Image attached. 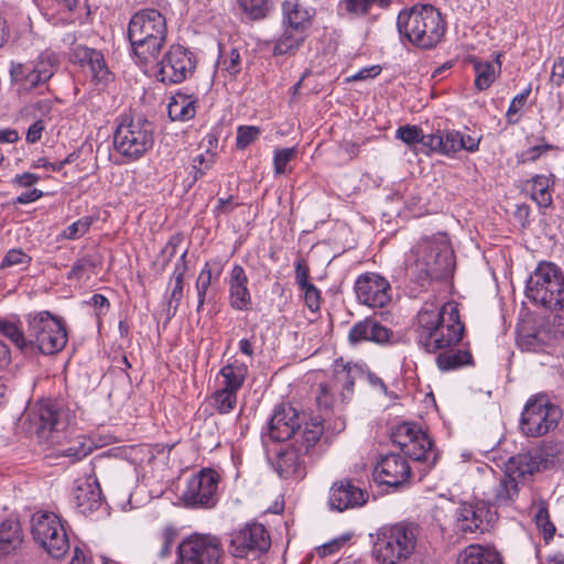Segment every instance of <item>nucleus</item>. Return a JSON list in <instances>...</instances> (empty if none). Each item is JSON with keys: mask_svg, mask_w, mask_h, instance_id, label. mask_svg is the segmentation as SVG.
I'll use <instances>...</instances> for the list:
<instances>
[{"mask_svg": "<svg viewBox=\"0 0 564 564\" xmlns=\"http://www.w3.org/2000/svg\"><path fill=\"white\" fill-rule=\"evenodd\" d=\"M242 69V57L237 48L220 50L217 70L224 76L235 79Z\"/></svg>", "mask_w": 564, "mask_h": 564, "instance_id": "obj_43", "label": "nucleus"}, {"mask_svg": "<svg viewBox=\"0 0 564 564\" xmlns=\"http://www.w3.org/2000/svg\"><path fill=\"white\" fill-rule=\"evenodd\" d=\"M10 86L19 97L44 94L48 82L55 73L54 64L48 58L37 57L28 61H11L9 64Z\"/></svg>", "mask_w": 564, "mask_h": 564, "instance_id": "obj_6", "label": "nucleus"}, {"mask_svg": "<svg viewBox=\"0 0 564 564\" xmlns=\"http://www.w3.org/2000/svg\"><path fill=\"white\" fill-rule=\"evenodd\" d=\"M0 334L22 351H29V328L24 333L17 322L0 318Z\"/></svg>", "mask_w": 564, "mask_h": 564, "instance_id": "obj_44", "label": "nucleus"}, {"mask_svg": "<svg viewBox=\"0 0 564 564\" xmlns=\"http://www.w3.org/2000/svg\"><path fill=\"white\" fill-rule=\"evenodd\" d=\"M455 269L454 251L446 234L425 241V275L440 283L438 300L445 301L452 290Z\"/></svg>", "mask_w": 564, "mask_h": 564, "instance_id": "obj_9", "label": "nucleus"}, {"mask_svg": "<svg viewBox=\"0 0 564 564\" xmlns=\"http://www.w3.org/2000/svg\"><path fill=\"white\" fill-rule=\"evenodd\" d=\"M306 429H317L323 435V424L317 416L301 412L290 403H281L274 408L268 422L267 435L273 442H292Z\"/></svg>", "mask_w": 564, "mask_h": 564, "instance_id": "obj_10", "label": "nucleus"}, {"mask_svg": "<svg viewBox=\"0 0 564 564\" xmlns=\"http://www.w3.org/2000/svg\"><path fill=\"white\" fill-rule=\"evenodd\" d=\"M539 458L545 466L563 463L564 442L558 440L544 442L539 449Z\"/></svg>", "mask_w": 564, "mask_h": 564, "instance_id": "obj_45", "label": "nucleus"}, {"mask_svg": "<svg viewBox=\"0 0 564 564\" xmlns=\"http://www.w3.org/2000/svg\"><path fill=\"white\" fill-rule=\"evenodd\" d=\"M437 313L434 321H425V350H444L457 345L464 333V325L459 319L457 304L451 301L437 300L432 304Z\"/></svg>", "mask_w": 564, "mask_h": 564, "instance_id": "obj_4", "label": "nucleus"}, {"mask_svg": "<svg viewBox=\"0 0 564 564\" xmlns=\"http://www.w3.org/2000/svg\"><path fill=\"white\" fill-rule=\"evenodd\" d=\"M154 145V126L148 119L120 116L113 133L115 150L128 162H134Z\"/></svg>", "mask_w": 564, "mask_h": 564, "instance_id": "obj_3", "label": "nucleus"}, {"mask_svg": "<svg viewBox=\"0 0 564 564\" xmlns=\"http://www.w3.org/2000/svg\"><path fill=\"white\" fill-rule=\"evenodd\" d=\"M261 133V129L256 126H240L237 129L236 145L238 149H245L254 142Z\"/></svg>", "mask_w": 564, "mask_h": 564, "instance_id": "obj_60", "label": "nucleus"}, {"mask_svg": "<svg viewBox=\"0 0 564 564\" xmlns=\"http://www.w3.org/2000/svg\"><path fill=\"white\" fill-rule=\"evenodd\" d=\"M127 36L133 59L145 67L158 59L166 43V19L156 9H141L130 18Z\"/></svg>", "mask_w": 564, "mask_h": 564, "instance_id": "obj_1", "label": "nucleus"}, {"mask_svg": "<svg viewBox=\"0 0 564 564\" xmlns=\"http://www.w3.org/2000/svg\"><path fill=\"white\" fill-rule=\"evenodd\" d=\"M398 30L411 44L422 47L423 44V3L403 10L398 15Z\"/></svg>", "mask_w": 564, "mask_h": 564, "instance_id": "obj_30", "label": "nucleus"}, {"mask_svg": "<svg viewBox=\"0 0 564 564\" xmlns=\"http://www.w3.org/2000/svg\"><path fill=\"white\" fill-rule=\"evenodd\" d=\"M32 262V257L25 253L22 249H10L4 254L0 269H8L12 267H19L20 269H28Z\"/></svg>", "mask_w": 564, "mask_h": 564, "instance_id": "obj_51", "label": "nucleus"}, {"mask_svg": "<svg viewBox=\"0 0 564 564\" xmlns=\"http://www.w3.org/2000/svg\"><path fill=\"white\" fill-rule=\"evenodd\" d=\"M530 196L540 207H549L552 204L553 182L550 176L535 175L529 182Z\"/></svg>", "mask_w": 564, "mask_h": 564, "instance_id": "obj_42", "label": "nucleus"}, {"mask_svg": "<svg viewBox=\"0 0 564 564\" xmlns=\"http://www.w3.org/2000/svg\"><path fill=\"white\" fill-rule=\"evenodd\" d=\"M281 9V25L310 34L315 15L314 9L304 7L299 0H285Z\"/></svg>", "mask_w": 564, "mask_h": 564, "instance_id": "obj_31", "label": "nucleus"}, {"mask_svg": "<svg viewBox=\"0 0 564 564\" xmlns=\"http://www.w3.org/2000/svg\"><path fill=\"white\" fill-rule=\"evenodd\" d=\"M348 340L351 345L370 341V317L356 323L349 330Z\"/></svg>", "mask_w": 564, "mask_h": 564, "instance_id": "obj_59", "label": "nucleus"}, {"mask_svg": "<svg viewBox=\"0 0 564 564\" xmlns=\"http://www.w3.org/2000/svg\"><path fill=\"white\" fill-rule=\"evenodd\" d=\"M370 0H339L338 13L341 17L359 19L367 17L371 11Z\"/></svg>", "mask_w": 564, "mask_h": 564, "instance_id": "obj_46", "label": "nucleus"}, {"mask_svg": "<svg viewBox=\"0 0 564 564\" xmlns=\"http://www.w3.org/2000/svg\"><path fill=\"white\" fill-rule=\"evenodd\" d=\"M221 540L212 534L193 533L177 547V564H221Z\"/></svg>", "mask_w": 564, "mask_h": 564, "instance_id": "obj_14", "label": "nucleus"}, {"mask_svg": "<svg viewBox=\"0 0 564 564\" xmlns=\"http://www.w3.org/2000/svg\"><path fill=\"white\" fill-rule=\"evenodd\" d=\"M446 31L445 21L441 12L433 6L425 4V48L436 45Z\"/></svg>", "mask_w": 564, "mask_h": 564, "instance_id": "obj_37", "label": "nucleus"}, {"mask_svg": "<svg viewBox=\"0 0 564 564\" xmlns=\"http://www.w3.org/2000/svg\"><path fill=\"white\" fill-rule=\"evenodd\" d=\"M221 274L220 264L213 260L206 261L204 267L202 268L198 278L195 283L196 292H197V307L196 311L200 312L205 305L207 300L208 290L212 285L213 280H218Z\"/></svg>", "mask_w": 564, "mask_h": 564, "instance_id": "obj_34", "label": "nucleus"}, {"mask_svg": "<svg viewBox=\"0 0 564 564\" xmlns=\"http://www.w3.org/2000/svg\"><path fill=\"white\" fill-rule=\"evenodd\" d=\"M518 344L522 350L540 352L544 351L545 343L540 333L520 336Z\"/></svg>", "mask_w": 564, "mask_h": 564, "instance_id": "obj_61", "label": "nucleus"}, {"mask_svg": "<svg viewBox=\"0 0 564 564\" xmlns=\"http://www.w3.org/2000/svg\"><path fill=\"white\" fill-rule=\"evenodd\" d=\"M308 34L282 25V33L276 37L273 47V55H293L304 44Z\"/></svg>", "mask_w": 564, "mask_h": 564, "instance_id": "obj_36", "label": "nucleus"}, {"mask_svg": "<svg viewBox=\"0 0 564 564\" xmlns=\"http://www.w3.org/2000/svg\"><path fill=\"white\" fill-rule=\"evenodd\" d=\"M437 368L441 371H453L473 364V356L468 350L453 349L452 347L442 350L435 358Z\"/></svg>", "mask_w": 564, "mask_h": 564, "instance_id": "obj_40", "label": "nucleus"}, {"mask_svg": "<svg viewBox=\"0 0 564 564\" xmlns=\"http://www.w3.org/2000/svg\"><path fill=\"white\" fill-rule=\"evenodd\" d=\"M392 330L378 321L370 318V341L386 344L390 340Z\"/></svg>", "mask_w": 564, "mask_h": 564, "instance_id": "obj_64", "label": "nucleus"}, {"mask_svg": "<svg viewBox=\"0 0 564 564\" xmlns=\"http://www.w3.org/2000/svg\"><path fill=\"white\" fill-rule=\"evenodd\" d=\"M419 527L400 522L380 528L376 533L372 554L380 564H399L414 552Z\"/></svg>", "mask_w": 564, "mask_h": 564, "instance_id": "obj_2", "label": "nucleus"}, {"mask_svg": "<svg viewBox=\"0 0 564 564\" xmlns=\"http://www.w3.org/2000/svg\"><path fill=\"white\" fill-rule=\"evenodd\" d=\"M93 224V218L85 216L74 221L69 226L63 229L61 237L67 240H76L88 232Z\"/></svg>", "mask_w": 564, "mask_h": 564, "instance_id": "obj_53", "label": "nucleus"}, {"mask_svg": "<svg viewBox=\"0 0 564 564\" xmlns=\"http://www.w3.org/2000/svg\"><path fill=\"white\" fill-rule=\"evenodd\" d=\"M34 540L53 558H62L69 550V540L61 518L54 512H37L32 517Z\"/></svg>", "mask_w": 564, "mask_h": 564, "instance_id": "obj_12", "label": "nucleus"}, {"mask_svg": "<svg viewBox=\"0 0 564 564\" xmlns=\"http://www.w3.org/2000/svg\"><path fill=\"white\" fill-rule=\"evenodd\" d=\"M271 538L263 524L247 523L230 533L229 551L236 558L256 560L267 553Z\"/></svg>", "mask_w": 564, "mask_h": 564, "instance_id": "obj_15", "label": "nucleus"}, {"mask_svg": "<svg viewBox=\"0 0 564 564\" xmlns=\"http://www.w3.org/2000/svg\"><path fill=\"white\" fill-rule=\"evenodd\" d=\"M362 377L356 365H336L329 382L321 383L316 403L319 409H333L338 402L345 403L354 392L355 381Z\"/></svg>", "mask_w": 564, "mask_h": 564, "instance_id": "obj_13", "label": "nucleus"}, {"mask_svg": "<svg viewBox=\"0 0 564 564\" xmlns=\"http://www.w3.org/2000/svg\"><path fill=\"white\" fill-rule=\"evenodd\" d=\"M158 80L163 84H181L191 78L197 67V57L189 48L172 44L159 63Z\"/></svg>", "mask_w": 564, "mask_h": 564, "instance_id": "obj_16", "label": "nucleus"}, {"mask_svg": "<svg viewBox=\"0 0 564 564\" xmlns=\"http://www.w3.org/2000/svg\"><path fill=\"white\" fill-rule=\"evenodd\" d=\"M22 543L20 522L7 519L0 524V556L15 551Z\"/></svg>", "mask_w": 564, "mask_h": 564, "instance_id": "obj_38", "label": "nucleus"}, {"mask_svg": "<svg viewBox=\"0 0 564 564\" xmlns=\"http://www.w3.org/2000/svg\"><path fill=\"white\" fill-rule=\"evenodd\" d=\"M456 564H503L502 557L495 549L480 544L466 546L457 557Z\"/></svg>", "mask_w": 564, "mask_h": 564, "instance_id": "obj_33", "label": "nucleus"}, {"mask_svg": "<svg viewBox=\"0 0 564 564\" xmlns=\"http://www.w3.org/2000/svg\"><path fill=\"white\" fill-rule=\"evenodd\" d=\"M96 267L97 263L93 256L87 254L82 258H78L74 262L70 271L67 273V280L89 279V276L94 273Z\"/></svg>", "mask_w": 564, "mask_h": 564, "instance_id": "obj_49", "label": "nucleus"}, {"mask_svg": "<svg viewBox=\"0 0 564 564\" xmlns=\"http://www.w3.org/2000/svg\"><path fill=\"white\" fill-rule=\"evenodd\" d=\"M318 420L323 424V435L321 438V443L329 444L332 440L341 433L346 427V422L343 417L336 416L332 420H322L318 417Z\"/></svg>", "mask_w": 564, "mask_h": 564, "instance_id": "obj_54", "label": "nucleus"}, {"mask_svg": "<svg viewBox=\"0 0 564 564\" xmlns=\"http://www.w3.org/2000/svg\"><path fill=\"white\" fill-rule=\"evenodd\" d=\"M187 250H185L174 265V270L171 276V280L174 281V285L171 290L170 299H169V312L172 311V314L175 315L178 306L182 302L184 295V285H185V274L188 270L187 267Z\"/></svg>", "mask_w": 564, "mask_h": 564, "instance_id": "obj_35", "label": "nucleus"}, {"mask_svg": "<svg viewBox=\"0 0 564 564\" xmlns=\"http://www.w3.org/2000/svg\"><path fill=\"white\" fill-rule=\"evenodd\" d=\"M219 375L223 377L220 388L238 393L247 378L248 366L242 361L234 360L225 365Z\"/></svg>", "mask_w": 564, "mask_h": 564, "instance_id": "obj_39", "label": "nucleus"}, {"mask_svg": "<svg viewBox=\"0 0 564 564\" xmlns=\"http://www.w3.org/2000/svg\"><path fill=\"white\" fill-rule=\"evenodd\" d=\"M350 539V534H344L338 538L330 540L329 542L324 543L321 546L315 549L316 554L319 557H326L338 552Z\"/></svg>", "mask_w": 564, "mask_h": 564, "instance_id": "obj_62", "label": "nucleus"}, {"mask_svg": "<svg viewBox=\"0 0 564 564\" xmlns=\"http://www.w3.org/2000/svg\"><path fill=\"white\" fill-rule=\"evenodd\" d=\"M354 291L358 303L370 308H382L392 300L390 282L376 272L360 274L355 281Z\"/></svg>", "mask_w": 564, "mask_h": 564, "instance_id": "obj_19", "label": "nucleus"}, {"mask_svg": "<svg viewBox=\"0 0 564 564\" xmlns=\"http://www.w3.org/2000/svg\"><path fill=\"white\" fill-rule=\"evenodd\" d=\"M249 278L240 264H234L228 279V302L232 310L247 312L251 310L252 296Z\"/></svg>", "mask_w": 564, "mask_h": 564, "instance_id": "obj_26", "label": "nucleus"}, {"mask_svg": "<svg viewBox=\"0 0 564 564\" xmlns=\"http://www.w3.org/2000/svg\"><path fill=\"white\" fill-rule=\"evenodd\" d=\"M525 294L529 300L549 310L564 307V275L552 262L538 264L527 282Z\"/></svg>", "mask_w": 564, "mask_h": 564, "instance_id": "obj_5", "label": "nucleus"}, {"mask_svg": "<svg viewBox=\"0 0 564 564\" xmlns=\"http://www.w3.org/2000/svg\"><path fill=\"white\" fill-rule=\"evenodd\" d=\"M69 59L88 72L95 84H107L111 79V73L106 64L104 54L85 45L72 48Z\"/></svg>", "mask_w": 564, "mask_h": 564, "instance_id": "obj_25", "label": "nucleus"}, {"mask_svg": "<svg viewBox=\"0 0 564 564\" xmlns=\"http://www.w3.org/2000/svg\"><path fill=\"white\" fill-rule=\"evenodd\" d=\"M369 499V494L350 478L335 481L328 496V505L332 510L343 512L348 509L359 508Z\"/></svg>", "mask_w": 564, "mask_h": 564, "instance_id": "obj_23", "label": "nucleus"}, {"mask_svg": "<svg viewBox=\"0 0 564 564\" xmlns=\"http://www.w3.org/2000/svg\"><path fill=\"white\" fill-rule=\"evenodd\" d=\"M73 502L83 514H89L101 506V489L97 479H79L73 490Z\"/></svg>", "mask_w": 564, "mask_h": 564, "instance_id": "obj_29", "label": "nucleus"}, {"mask_svg": "<svg viewBox=\"0 0 564 564\" xmlns=\"http://www.w3.org/2000/svg\"><path fill=\"white\" fill-rule=\"evenodd\" d=\"M93 451L91 443L86 438L79 436L72 440L68 445L63 446L58 453L59 456L68 457L72 462H77L85 458Z\"/></svg>", "mask_w": 564, "mask_h": 564, "instance_id": "obj_47", "label": "nucleus"}, {"mask_svg": "<svg viewBox=\"0 0 564 564\" xmlns=\"http://www.w3.org/2000/svg\"><path fill=\"white\" fill-rule=\"evenodd\" d=\"M237 404V393L223 388L212 394V405L219 414L230 413Z\"/></svg>", "mask_w": 564, "mask_h": 564, "instance_id": "obj_48", "label": "nucleus"}, {"mask_svg": "<svg viewBox=\"0 0 564 564\" xmlns=\"http://www.w3.org/2000/svg\"><path fill=\"white\" fill-rule=\"evenodd\" d=\"M554 145L545 142L544 138H542L541 143L536 145L529 147L528 149L521 151L517 154V161L521 164H528L536 162L540 158L546 154L549 151L553 150Z\"/></svg>", "mask_w": 564, "mask_h": 564, "instance_id": "obj_52", "label": "nucleus"}, {"mask_svg": "<svg viewBox=\"0 0 564 564\" xmlns=\"http://www.w3.org/2000/svg\"><path fill=\"white\" fill-rule=\"evenodd\" d=\"M480 141L481 135L446 130L429 135L425 148H429L432 152L452 156L463 150L470 153L478 151Z\"/></svg>", "mask_w": 564, "mask_h": 564, "instance_id": "obj_20", "label": "nucleus"}, {"mask_svg": "<svg viewBox=\"0 0 564 564\" xmlns=\"http://www.w3.org/2000/svg\"><path fill=\"white\" fill-rule=\"evenodd\" d=\"M66 413L52 400L37 402L28 414L34 433L52 444L58 442L55 434L66 429Z\"/></svg>", "mask_w": 564, "mask_h": 564, "instance_id": "obj_18", "label": "nucleus"}, {"mask_svg": "<svg viewBox=\"0 0 564 564\" xmlns=\"http://www.w3.org/2000/svg\"><path fill=\"white\" fill-rule=\"evenodd\" d=\"M529 467L517 465L514 458L510 459L503 476L492 491V501L497 507H510L516 503L521 491V479L529 474Z\"/></svg>", "mask_w": 564, "mask_h": 564, "instance_id": "obj_22", "label": "nucleus"}, {"mask_svg": "<svg viewBox=\"0 0 564 564\" xmlns=\"http://www.w3.org/2000/svg\"><path fill=\"white\" fill-rule=\"evenodd\" d=\"M29 324V351L43 355L61 351L67 344V330L62 318L47 311L26 317Z\"/></svg>", "mask_w": 564, "mask_h": 564, "instance_id": "obj_8", "label": "nucleus"}, {"mask_svg": "<svg viewBox=\"0 0 564 564\" xmlns=\"http://www.w3.org/2000/svg\"><path fill=\"white\" fill-rule=\"evenodd\" d=\"M395 137L408 145H415L423 141V131L417 126L405 124L398 128Z\"/></svg>", "mask_w": 564, "mask_h": 564, "instance_id": "obj_58", "label": "nucleus"}, {"mask_svg": "<svg viewBox=\"0 0 564 564\" xmlns=\"http://www.w3.org/2000/svg\"><path fill=\"white\" fill-rule=\"evenodd\" d=\"M456 517L459 529L464 533L488 531L496 520V513L491 511L486 501L460 503Z\"/></svg>", "mask_w": 564, "mask_h": 564, "instance_id": "obj_21", "label": "nucleus"}, {"mask_svg": "<svg viewBox=\"0 0 564 564\" xmlns=\"http://www.w3.org/2000/svg\"><path fill=\"white\" fill-rule=\"evenodd\" d=\"M321 431L304 430L278 455L275 470L281 478L300 480L306 475V458L317 453Z\"/></svg>", "mask_w": 564, "mask_h": 564, "instance_id": "obj_7", "label": "nucleus"}, {"mask_svg": "<svg viewBox=\"0 0 564 564\" xmlns=\"http://www.w3.org/2000/svg\"><path fill=\"white\" fill-rule=\"evenodd\" d=\"M373 477L380 485L398 488L408 482L411 477V468L403 456L387 454L377 463Z\"/></svg>", "mask_w": 564, "mask_h": 564, "instance_id": "obj_24", "label": "nucleus"}, {"mask_svg": "<svg viewBox=\"0 0 564 564\" xmlns=\"http://www.w3.org/2000/svg\"><path fill=\"white\" fill-rule=\"evenodd\" d=\"M531 93V86L529 85L521 94L514 96L509 105V108L506 113V118L508 123L516 124L519 122L520 117L519 112L523 108L527 102V99Z\"/></svg>", "mask_w": 564, "mask_h": 564, "instance_id": "obj_55", "label": "nucleus"}, {"mask_svg": "<svg viewBox=\"0 0 564 564\" xmlns=\"http://www.w3.org/2000/svg\"><path fill=\"white\" fill-rule=\"evenodd\" d=\"M239 9L251 20H261L269 13V0H237Z\"/></svg>", "mask_w": 564, "mask_h": 564, "instance_id": "obj_50", "label": "nucleus"}, {"mask_svg": "<svg viewBox=\"0 0 564 564\" xmlns=\"http://www.w3.org/2000/svg\"><path fill=\"white\" fill-rule=\"evenodd\" d=\"M404 290L412 299L423 294V248L420 245L413 246L405 256Z\"/></svg>", "mask_w": 564, "mask_h": 564, "instance_id": "obj_28", "label": "nucleus"}, {"mask_svg": "<svg viewBox=\"0 0 564 564\" xmlns=\"http://www.w3.org/2000/svg\"><path fill=\"white\" fill-rule=\"evenodd\" d=\"M198 98L194 95L176 93L167 105V113L173 121H187L195 117Z\"/></svg>", "mask_w": 564, "mask_h": 564, "instance_id": "obj_32", "label": "nucleus"}, {"mask_svg": "<svg viewBox=\"0 0 564 564\" xmlns=\"http://www.w3.org/2000/svg\"><path fill=\"white\" fill-rule=\"evenodd\" d=\"M562 417L560 406L552 403L546 395L530 398L521 413V431L531 437L542 436L554 430Z\"/></svg>", "mask_w": 564, "mask_h": 564, "instance_id": "obj_11", "label": "nucleus"}, {"mask_svg": "<svg viewBox=\"0 0 564 564\" xmlns=\"http://www.w3.org/2000/svg\"><path fill=\"white\" fill-rule=\"evenodd\" d=\"M214 164V154L208 151L206 154H198L193 159L194 181L203 177L207 170Z\"/></svg>", "mask_w": 564, "mask_h": 564, "instance_id": "obj_63", "label": "nucleus"}, {"mask_svg": "<svg viewBox=\"0 0 564 564\" xmlns=\"http://www.w3.org/2000/svg\"><path fill=\"white\" fill-rule=\"evenodd\" d=\"M391 441L413 460H423V431L413 423H402L391 431Z\"/></svg>", "mask_w": 564, "mask_h": 564, "instance_id": "obj_27", "label": "nucleus"}, {"mask_svg": "<svg viewBox=\"0 0 564 564\" xmlns=\"http://www.w3.org/2000/svg\"><path fill=\"white\" fill-rule=\"evenodd\" d=\"M534 521L539 530L542 531L545 541L553 539L555 525L550 521L547 509L543 503L538 507L534 514Z\"/></svg>", "mask_w": 564, "mask_h": 564, "instance_id": "obj_56", "label": "nucleus"}, {"mask_svg": "<svg viewBox=\"0 0 564 564\" xmlns=\"http://www.w3.org/2000/svg\"><path fill=\"white\" fill-rule=\"evenodd\" d=\"M220 476L212 468H203L193 475L182 494V500L188 508H214L218 501Z\"/></svg>", "mask_w": 564, "mask_h": 564, "instance_id": "obj_17", "label": "nucleus"}, {"mask_svg": "<svg viewBox=\"0 0 564 564\" xmlns=\"http://www.w3.org/2000/svg\"><path fill=\"white\" fill-rule=\"evenodd\" d=\"M501 64L499 59L496 63L490 61H475L474 70L476 74L475 87L478 90L488 89L500 74Z\"/></svg>", "mask_w": 564, "mask_h": 564, "instance_id": "obj_41", "label": "nucleus"}, {"mask_svg": "<svg viewBox=\"0 0 564 564\" xmlns=\"http://www.w3.org/2000/svg\"><path fill=\"white\" fill-rule=\"evenodd\" d=\"M295 148L276 149L273 155L274 174L281 175L286 173V165L295 158Z\"/></svg>", "mask_w": 564, "mask_h": 564, "instance_id": "obj_57", "label": "nucleus"}]
</instances>
